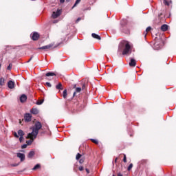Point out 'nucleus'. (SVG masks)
<instances>
[{"instance_id":"obj_1","label":"nucleus","mask_w":176,"mask_h":176,"mask_svg":"<svg viewBox=\"0 0 176 176\" xmlns=\"http://www.w3.org/2000/svg\"><path fill=\"white\" fill-rule=\"evenodd\" d=\"M41 129H42V123H41L39 121H36L34 125L30 127V130L32 131L28 134L26 139L35 140V138H36L38 136V134H39V130H41Z\"/></svg>"},{"instance_id":"obj_2","label":"nucleus","mask_w":176,"mask_h":176,"mask_svg":"<svg viewBox=\"0 0 176 176\" xmlns=\"http://www.w3.org/2000/svg\"><path fill=\"white\" fill-rule=\"evenodd\" d=\"M118 52H122L123 56H127V54H131V45L129 43V41H122L118 47Z\"/></svg>"},{"instance_id":"obj_3","label":"nucleus","mask_w":176,"mask_h":176,"mask_svg":"<svg viewBox=\"0 0 176 176\" xmlns=\"http://www.w3.org/2000/svg\"><path fill=\"white\" fill-rule=\"evenodd\" d=\"M58 45H54V43H50L48 45L43 46L41 47H38L41 50H52V49H56Z\"/></svg>"},{"instance_id":"obj_4","label":"nucleus","mask_w":176,"mask_h":176,"mask_svg":"<svg viewBox=\"0 0 176 176\" xmlns=\"http://www.w3.org/2000/svg\"><path fill=\"white\" fill-rule=\"evenodd\" d=\"M85 87H86V85L85 84L82 85V88L76 87V85H75L74 87V89H76V91L74 92L73 96L75 97L76 96V94L80 93L82 91V90L85 89Z\"/></svg>"},{"instance_id":"obj_5","label":"nucleus","mask_w":176,"mask_h":176,"mask_svg":"<svg viewBox=\"0 0 176 176\" xmlns=\"http://www.w3.org/2000/svg\"><path fill=\"white\" fill-rule=\"evenodd\" d=\"M60 15H61V10H57L56 12H53L52 16L53 19H57V17H58Z\"/></svg>"},{"instance_id":"obj_6","label":"nucleus","mask_w":176,"mask_h":176,"mask_svg":"<svg viewBox=\"0 0 176 176\" xmlns=\"http://www.w3.org/2000/svg\"><path fill=\"white\" fill-rule=\"evenodd\" d=\"M32 116L30 113H26L24 116L25 122H31Z\"/></svg>"},{"instance_id":"obj_7","label":"nucleus","mask_w":176,"mask_h":176,"mask_svg":"<svg viewBox=\"0 0 176 176\" xmlns=\"http://www.w3.org/2000/svg\"><path fill=\"white\" fill-rule=\"evenodd\" d=\"M16 156L21 160V162H24V160H25V155L24 153H18Z\"/></svg>"},{"instance_id":"obj_8","label":"nucleus","mask_w":176,"mask_h":176,"mask_svg":"<svg viewBox=\"0 0 176 176\" xmlns=\"http://www.w3.org/2000/svg\"><path fill=\"white\" fill-rule=\"evenodd\" d=\"M32 41H38L39 39V34L38 32H34L32 36Z\"/></svg>"},{"instance_id":"obj_9","label":"nucleus","mask_w":176,"mask_h":176,"mask_svg":"<svg viewBox=\"0 0 176 176\" xmlns=\"http://www.w3.org/2000/svg\"><path fill=\"white\" fill-rule=\"evenodd\" d=\"M15 83L14 81L9 80L8 82V89H14Z\"/></svg>"},{"instance_id":"obj_10","label":"nucleus","mask_w":176,"mask_h":176,"mask_svg":"<svg viewBox=\"0 0 176 176\" xmlns=\"http://www.w3.org/2000/svg\"><path fill=\"white\" fill-rule=\"evenodd\" d=\"M91 36L94 39H97L98 41H101V36H100V35H98V34H97L96 33H92L91 34Z\"/></svg>"},{"instance_id":"obj_11","label":"nucleus","mask_w":176,"mask_h":176,"mask_svg":"<svg viewBox=\"0 0 176 176\" xmlns=\"http://www.w3.org/2000/svg\"><path fill=\"white\" fill-rule=\"evenodd\" d=\"M21 102H25L27 101V96L25 94H23L20 97Z\"/></svg>"},{"instance_id":"obj_12","label":"nucleus","mask_w":176,"mask_h":176,"mask_svg":"<svg viewBox=\"0 0 176 176\" xmlns=\"http://www.w3.org/2000/svg\"><path fill=\"white\" fill-rule=\"evenodd\" d=\"M137 65V62L135 59H131V61L129 62V66L130 67H135Z\"/></svg>"},{"instance_id":"obj_13","label":"nucleus","mask_w":176,"mask_h":176,"mask_svg":"<svg viewBox=\"0 0 176 176\" xmlns=\"http://www.w3.org/2000/svg\"><path fill=\"white\" fill-rule=\"evenodd\" d=\"M30 112L33 115H38V113H39V110H38V109H36V108H32L31 109Z\"/></svg>"},{"instance_id":"obj_14","label":"nucleus","mask_w":176,"mask_h":176,"mask_svg":"<svg viewBox=\"0 0 176 176\" xmlns=\"http://www.w3.org/2000/svg\"><path fill=\"white\" fill-rule=\"evenodd\" d=\"M34 156H35V151H30L28 155V157L29 159H32Z\"/></svg>"},{"instance_id":"obj_15","label":"nucleus","mask_w":176,"mask_h":176,"mask_svg":"<svg viewBox=\"0 0 176 176\" xmlns=\"http://www.w3.org/2000/svg\"><path fill=\"white\" fill-rule=\"evenodd\" d=\"M167 30H168V25H167L166 24H164L161 26V30L166 32L167 31Z\"/></svg>"},{"instance_id":"obj_16","label":"nucleus","mask_w":176,"mask_h":176,"mask_svg":"<svg viewBox=\"0 0 176 176\" xmlns=\"http://www.w3.org/2000/svg\"><path fill=\"white\" fill-rule=\"evenodd\" d=\"M56 89H57V90H63V84L58 83V84L56 86Z\"/></svg>"},{"instance_id":"obj_17","label":"nucleus","mask_w":176,"mask_h":176,"mask_svg":"<svg viewBox=\"0 0 176 176\" xmlns=\"http://www.w3.org/2000/svg\"><path fill=\"white\" fill-rule=\"evenodd\" d=\"M18 135L19 137H24V131H23L21 129H19L18 131Z\"/></svg>"},{"instance_id":"obj_18","label":"nucleus","mask_w":176,"mask_h":176,"mask_svg":"<svg viewBox=\"0 0 176 176\" xmlns=\"http://www.w3.org/2000/svg\"><path fill=\"white\" fill-rule=\"evenodd\" d=\"M45 76H56L54 72H48L45 74Z\"/></svg>"},{"instance_id":"obj_19","label":"nucleus","mask_w":176,"mask_h":176,"mask_svg":"<svg viewBox=\"0 0 176 176\" xmlns=\"http://www.w3.org/2000/svg\"><path fill=\"white\" fill-rule=\"evenodd\" d=\"M151 30H152V28L151 27H148L146 29V32H144V36H146V34H148V32H149V31H151Z\"/></svg>"},{"instance_id":"obj_20","label":"nucleus","mask_w":176,"mask_h":176,"mask_svg":"<svg viewBox=\"0 0 176 176\" xmlns=\"http://www.w3.org/2000/svg\"><path fill=\"white\" fill-rule=\"evenodd\" d=\"M43 101H45V100L41 99V100H38L36 102V105H42V104H43Z\"/></svg>"},{"instance_id":"obj_21","label":"nucleus","mask_w":176,"mask_h":176,"mask_svg":"<svg viewBox=\"0 0 176 176\" xmlns=\"http://www.w3.org/2000/svg\"><path fill=\"white\" fill-rule=\"evenodd\" d=\"M5 85V78H0V86H3Z\"/></svg>"},{"instance_id":"obj_22","label":"nucleus","mask_w":176,"mask_h":176,"mask_svg":"<svg viewBox=\"0 0 176 176\" xmlns=\"http://www.w3.org/2000/svg\"><path fill=\"white\" fill-rule=\"evenodd\" d=\"M80 1L82 0H76L74 5L72 7V9H74V8H76V5H78V3H80Z\"/></svg>"},{"instance_id":"obj_23","label":"nucleus","mask_w":176,"mask_h":176,"mask_svg":"<svg viewBox=\"0 0 176 176\" xmlns=\"http://www.w3.org/2000/svg\"><path fill=\"white\" fill-rule=\"evenodd\" d=\"M67 89H65L64 91H63V98H67Z\"/></svg>"},{"instance_id":"obj_24","label":"nucleus","mask_w":176,"mask_h":176,"mask_svg":"<svg viewBox=\"0 0 176 176\" xmlns=\"http://www.w3.org/2000/svg\"><path fill=\"white\" fill-rule=\"evenodd\" d=\"M91 142H93L94 144H96V145H98V140H96V139H91Z\"/></svg>"},{"instance_id":"obj_25","label":"nucleus","mask_w":176,"mask_h":176,"mask_svg":"<svg viewBox=\"0 0 176 176\" xmlns=\"http://www.w3.org/2000/svg\"><path fill=\"white\" fill-rule=\"evenodd\" d=\"M40 167H41V164H37L32 168V170H38Z\"/></svg>"},{"instance_id":"obj_26","label":"nucleus","mask_w":176,"mask_h":176,"mask_svg":"<svg viewBox=\"0 0 176 176\" xmlns=\"http://www.w3.org/2000/svg\"><path fill=\"white\" fill-rule=\"evenodd\" d=\"M146 163H148V160H142L140 161V164H146Z\"/></svg>"},{"instance_id":"obj_27","label":"nucleus","mask_w":176,"mask_h":176,"mask_svg":"<svg viewBox=\"0 0 176 176\" xmlns=\"http://www.w3.org/2000/svg\"><path fill=\"white\" fill-rule=\"evenodd\" d=\"M80 157H82V155L80 153H78L76 156V160H79V159H80Z\"/></svg>"},{"instance_id":"obj_28","label":"nucleus","mask_w":176,"mask_h":176,"mask_svg":"<svg viewBox=\"0 0 176 176\" xmlns=\"http://www.w3.org/2000/svg\"><path fill=\"white\" fill-rule=\"evenodd\" d=\"M164 1V4L166 5V6H170V2L167 0H163Z\"/></svg>"},{"instance_id":"obj_29","label":"nucleus","mask_w":176,"mask_h":176,"mask_svg":"<svg viewBox=\"0 0 176 176\" xmlns=\"http://www.w3.org/2000/svg\"><path fill=\"white\" fill-rule=\"evenodd\" d=\"M124 158L123 162L124 163H127V157H126V154H123Z\"/></svg>"},{"instance_id":"obj_30","label":"nucleus","mask_w":176,"mask_h":176,"mask_svg":"<svg viewBox=\"0 0 176 176\" xmlns=\"http://www.w3.org/2000/svg\"><path fill=\"white\" fill-rule=\"evenodd\" d=\"M20 164V163L19 164H10V167H17V166H19Z\"/></svg>"},{"instance_id":"obj_31","label":"nucleus","mask_w":176,"mask_h":176,"mask_svg":"<svg viewBox=\"0 0 176 176\" xmlns=\"http://www.w3.org/2000/svg\"><path fill=\"white\" fill-rule=\"evenodd\" d=\"M33 140H31V139H30V140L26 141L27 145H31V144H32V141H33Z\"/></svg>"},{"instance_id":"obj_32","label":"nucleus","mask_w":176,"mask_h":176,"mask_svg":"<svg viewBox=\"0 0 176 176\" xmlns=\"http://www.w3.org/2000/svg\"><path fill=\"white\" fill-rule=\"evenodd\" d=\"M133 168V164H130L127 168L128 171H130Z\"/></svg>"},{"instance_id":"obj_33","label":"nucleus","mask_w":176,"mask_h":176,"mask_svg":"<svg viewBox=\"0 0 176 176\" xmlns=\"http://www.w3.org/2000/svg\"><path fill=\"white\" fill-rule=\"evenodd\" d=\"M12 63H10L9 65L8 66V67H7V69L8 71H10L12 69Z\"/></svg>"},{"instance_id":"obj_34","label":"nucleus","mask_w":176,"mask_h":176,"mask_svg":"<svg viewBox=\"0 0 176 176\" xmlns=\"http://www.w3.org/2000/svg\"><path fill=\"white\" fill-rule=\"evenodd\" d=\"M79 163H80V164L85 163V158L80 159Z\"/></svg>"},{"instance_id":"obj_35","label":"nucleus","mask_w":176,"mask_h":176,"mask_svg":"<svg viewBox=\"0 0 176 176\" xmlns=\"http://www.w3.org/2000/svg\"><path fill=\"white\" fill-rule=\"evenodd\" d=\"M45 85L47 86V87H52V84H50V82H47L45 83Z\"/></svg>"},{"instance_id":"obj_36","label":"nucleus","mask_w":176,"mask_h":176,"mask_svg":"<svg viewBox=\"0 0 176 176\" xmlns=\"http://www.w3.org/2000/svg\"><path fill=\"white\" fill-rule=\"evenodd\" d=\"M23 140H24V136H20L19 138L20 142H23Z\"/></svg>"},{"instance_id":"obj_37","label":"nucleus","mask_w":176,"mask_h":176,"mask_svg":"<svg viewBox=\"0 0 176 176\" xmlns=\"http://www.w3.org/2000/svg\"><path fill=\"white\" fill-rule=\"evenodd\" d=\"M28 146V144H23V145L21 146V148L22 149H25V148H27Z\"/></svg>"},{"instance_id":"obj_38","label":"nucleus","mask_w":176,"mask_h":176,"mask_svg":"<svg viewBox=\"0 0 176 176\" xmlns=\"http://www.w3.org/2000/svg\"><path fill=\"white\" fill-rule=\"evenodd\" d=\"M82 20V18L80 17H78L76 21V23H79V21H80Z\"/></svg>"},{"instance_id":"obj_39","label":"nucleus","mask_w":176,"mask_h":176,"mask_svg":"<svg viewBox=\"0 0 176 176\" xmlns=\"http://www.w3.org/2000/svg\"><path fill=\"white\" fill-rule=\"evenodd\" d=\"M14 137H15L16 138H19V135H17V133H14Z\"/></svg>"},{"instance_id":"obj_40","label":"nucleus","mask_w":176,"mask_h":176,"mask_svg":"<svg viewBox=\"0 0 176 176\" xmlns=\"http://www.w3.org/2000/svg\"><path fill=\"white\" fill-rule=\"evenodd\" d=\"M78 170L79 171H83L84 170L83 166H79Z\"/></svg>"},{"instance_id":"obj_41","label":"nucleus","mask_w":176,"mask_h":176,"mask_svg":"<svg viewBox=\"0 0 176 176\" xmlns=\"http://www.w3.org/2000/svg\"><path fill=\"white\" fill-rule=\"evenodd\" d=\"M32 58H34V55H32L30 58L29 59V60L28 61V63H30V61H31V60H32Z\"/></svg>"},{"instance_id":"obj_42","label":"nucleus","mask_w":176,"mask_h":176,"mask_svg":"<svg viewBox=\"0 0 176 176\" xmlns=\"http://www.w3.org/2000/svg\"><path fill=\"white\" fill-rule=\"evenodd\" d=\"M85 171L87 173V174H90V170H89V168H86Z\"/></svg>"},{"instance_id":"obj_43","label":"nucleus","mask_w":176,"mask_h":176,"mask_svg":"<svg viewBox=\"0 0 176 176\" xmlns=\"http://www.w3.org/2000/svg\"><path fill=\"white\" fill-rule=\"evenodd\" d=\"M162 16H163V13H160L158 14V17L159 19H160V17H162Z\"/></svg>"},{"instance_id":"obj_44","label":"nucleus","mask_w":176,"mask_h":176,"mask_svg":"<svg viewBox=\"0 0 176 176\" xmlns=\"http://www.w3.org/2000/svg\"><path fill=\"white\" fill-rule=\"evenodd\" d=\"M118 159H119L118 157H116V158L115 159L114 163H118Z\"/></svg>"},{"instance_id":"obj_45","label":"nucleus","mask_w":176,"mask_h":176,"mask_svg":"<svg viewBox=\"0 0 176 176\" xmlns=\"http://www.w3.org/2000/svg\"><path fill=\"white\" fill-rule=\"evenodd\" d=\"M64 2H65V0H60V3H64Z\"/></svg>"},{"instance_id":"obj_46","label":"nucleus","mask_w":176,"mask_h":176,"mask_svg":"<svg viewBox=\"0 0 176 176\" xmlns=\"http://www.w3.org/2000/svg\"><path fill=\"white\" fill-rule=\"evenodd\" d=\"M117 176H123V175L122 173H118Z\"/></svg>"},{"instance_id":"obj_47","label":"nucleus","mask_w":176,"mask_h":176,"mask_svg":"<svg viewBox=\"0 0 176 176\" xmlns=\"http://www.w3.org/2000/svg\"><path fill=\"white\" fill-rule=\"evenodd\" d=\"M58 21L55 20V21H54V22H53V23H54V24H56V23H58Z\"/></svg>"},{"instance_id":"obj_48","label":"nucleus","mask_w":176,"mask_h":176,"mask_svg":"<svg viewBox=\"0 0 176 176\" xmlns=\"http://www.w3.org/2000/svg\"><path fill=\"white\" fill-rule=\"evenodd\" d=\"M71 0H66V2H70Z\"/></svg>"},{"instance_id":"obj_49","label":"nucleus","mask_w":176,"mask_h":176,"mask_svg":"<svg viewBox=\"0 0 176 176\" xmlns=\"http://www.w3.org/2000/svg\"><path fill=\"white\" fill-rule=\"evenodd\" d=\"M154 45H155V46H156L157 45V43H155Z\"/></svg>"},{"instance_id":"obj_50","label":"nucleus","mask_w":176,"mask_h":176,"mask_svg":"<svg viewBox=\"0 0 176 176\" xmlns=\"http://www.w3.org/2000/svg\"><path fill=\"white\" fill-rule=\"evenodd\" d=\"M20 124H21V121H19Z\"/></svg>"},{"instance_id":"obj_51","label":"nucleus","mask_w":176,"mask_h":176,"mask_svg":"<svg viewBox=\"0 0 176 176\" xmlns=\"http://www.w3.org/2000/svg\"><path fill=\"white\" fill-rule=\"evenodd\" d=\"M113 176H115V175H113Z\"/></svg>"}]
</instances>
